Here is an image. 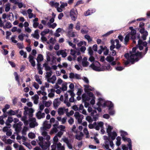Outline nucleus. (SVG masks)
I'll return each mask as SVG.
<instances>
[{
	"instance_id": "nucleus-1",
	"label": "nucleus",
	"mask_w": 150,
	"mask_h": 150,
	"mask_svg": "<svg viewBox=\"0 0 150 150\" xmlns=\"http://www.w3.org/2000/svg\"><path fill=\"white\" fill-rule=\"evenodd\" d=\"M129 29L131 30L130 33V35H131V38L134 40L133 42L136 43V41L134 40L138 39V44L136 47H133L132 49V51L130 52L129 53H126L125 54L124 56L127 59V61H126L125 64V65H127L129 62H131L132 64H133V62L138 61V58H142L143 55L141 52H139L137 49H139L140 50H142L143 49V46L146 47L147 45V43L146 42H143L140 39V35H138L137 37H135V35L136 33L135 30L132 27H130Z\"/></svg>"
},
{
	"instance_id": "nucleus-2",
	"label": "nucleus",
	"mask_w": 150,
	"mask_h": 150,
	"mask_svg": "<svg viewBox=\"0 0 150 150\" xmlns=\"http://www.w3.org/2000/svg\"><path fill=\"white\" fill-rule=\"evenodd\" d=\"M51 127V125L48 123V121H45L43 123V127L40 128L42 134L44 137V139L47 141V142L45 141L42 137H38L39 140L38 142L39 145L43 150L47 149L50 146V143L49 141L50 140V137L45 130L47 129H50Z\"/></svg>"
},
{
	"instance_id": "nucleus-3",
	"label": "nucleus",
	"mask_w": 150,
	"mask_h": 150,
	"mask_svg": "<svg viewBox=\"0 0 150 150\" xmlns=\"http://www.w3.org/2000/svg\"><path fill=\"white\" fill-rule=\"evenodd\" d=\"M28 120H27V117L25 116H24L21 118V120L23 121L25 125L29 124L30 127L31 128H34L35 127L37 126L38 123L36 121V119L32 117H29Z\"/></svg>"
},
{
	"instance_id": "nucleus-4",
	"label": "nucleus",
	"mask_w": 150,
	"mask_h": 150,
	"mask_svg": "<svg viewBox=\"0 0 150 150\" xmlns=\"http://www.w3.org/2000/svg\"><path fill=\"white\" fill-rule=\"evenodd\" d=\"M91 67L93 70L97 71H101L103 69L100 67V63L97 61H95L90 65Z\"/></svg>"
},
{
	"instance_id": "nucleus-5",
	"label": "nucleus",
	"mask_w": 150,
	"mask_h": 150,
	"mask_svg": "<svg viewBox=\"0 0 150 150\" xmlns=\"http://www.w3.org/2000/svg\"><path fill=\"white\" fill-rule=\"evenodd\" d=\"M94 97L93 94L92 92H88L83 94L82 98L83 102L89 101L91 99V98Z\"/></svg>"
},
{
	"instance_id": "nucleus-6",
	"label": "nucleus",
	"mask_w": 150,
	"mask_h": 150,
	"mask_svg": "<svg viewBox=\"0 0 150 150\" xmlns=\"http://www.w3.org/2000/svg\"><path fill=\"white\" fill-rule=\"evenodd\" d=\"M46 59L47 62H51V64H56V58L52 54L48 53L47 55Z\"/></svg>"
},
{
	"instance_id": "nucleus-7",
	"label": "nucleus",
	"mask_w": 150,
	"mask_h": 150,
	"mask_svg": "<svg viewBox=\"0 0 150 150\" xmlns=\"http://www.w3.org/2000/svg\"><path fill=\"white\" fill-rule=\"evenodd\" d=\"M62 141L66 144L67 147L69 149H72L73 147L72 144L73 142V141H71V140H69L67 137L64 136L62 138V140L61 141V142Z\"/></svg>"
},
{
	"instance_id": "nucleus-8",
	"label": "nucleus",
	"mask_w": 150,
	"mask_h": 150,
	"mask_svg": "<svg viewBox=\"0 0 150 150\" xmlns=\"http://www.w3.org/2000/svg\"><path fill=\"white\" fill-rule=\"evenodd\" d=\"M78 12L77 9L76 8L72 9L70 11V15L71 19L75 21L77 17Z\"/></svg>"
},
{
	"instance_id": "nucleus-9",
	"label": "nucleus",
	"mask_w": 150,
	"mask_h": 150,
	"mask_svg": "<svg viewBox=\"0 0 150 150\" xmlns=\"http://www.w3.org/2000/svg\"><path fill=\"white\" fill-rule=\"evenodd\" d=\"M17 139H22V141L23 142V144L24 145L30 149H32V147L30 144L25 142L27 138L24 136H18L17 137Z\"/></svg>"
},
{
	"instance_id": "nucleus-10",
	"label": "nucleus",
	"mask_w": 150,
	"mask_h": 150,
	"mask_svg": "<svg viewBox=\"0 0 150 150\" xmlns=\"http://www.w3.org/2000/svg\"><path fill=\"white\" fill-rule=\"evenodd\" d=\"M51 150H64V147L60 143H58L57 144L53 145L51 146Z\"/></svg>"
},
{
	"instance_id": "nucleus-11",
	"label": "nucleus",
	"mask_w": 150,
	"mask_h": 150,
	"mask_svg": "<svg viewBox=\"0 0 150 150\" xmlns=\"http://www.w3.org/2000/svg\"><path fill=\"white\" fill-rule=\"evenodd\" d=\"M88 111L89 112H91V115L93 116V120L96 121L98 117V115L96 110H92L91 107H88Z\"/></svg>"
},
{
	"instance_id": "nucleus-12",
	"label": "nucleus",
	"mask_w": 150,
	"mask_h": 150,
	"mask_svg": "<svg viewBox=\"0 0 150 150\" xmlns=\"http://www.w3.org/2000/svg\"><path fill=\"white\" fill-rule=\"evenodd\" d=\"M25 111L24 112V116L27 117V115H28L29 117H32L33 113V110L31 108H28L27 107H25L24 108Z\"/></svg>"
},
{
	"instance_id": "nucleus-13",
	"label": "nucleus",
	"mask_w": 150,
	"mask_h": 150,
	"mask_svg": "<svg viewBox=\"0 0 150 150\" xmlns=\"http://www.w3.org/2000/svg\"><path fill=\"white\" fill-rule=\"evenodd\" d=\"M23 125V123L21 122H19L17 124H15L13 125V127L15 129L16 133H15L17 135L19 136L18 133L21 130V126Z\"/></svg>"
},
{
	"instance_id": "nucleus-14",
	"label": "nucleus",
	"mask_w": 150,
	"mask_h": 150,
	"mask_svg": "<svg viewBox=\"0 0 150 150\" xmlns=\"http://www.w3.org/2000/svg\"><path fill=\"white\" fill-rule=\"evenodd\" d=\"M74 116L76 119L77 120L78 123L81 124L83 118V116L80 114L78 112H76L74 114Z\"/></svg>"
},
{
	"instance_id": "nucleus-15",
	"label": "nucleus",
	"mask_w": 150,
	"mask_h": 150,
	"mask_svg": "<svg viewBox=\"0 0 150 150\" xmlns=\"http://www.w3.org/2000/svg\"><path fill=\"white\" fill-rule=\"evenodd\" d=\"M110 146L112 149L114 148V144L113 142L112 141H110L109 139H108L105 141V147L106 149L108 150H111L110 149H109V145Z\"/></svg>"
},
{
	"instance_id": "nucleus-16",
	"label": "nucleus",
	"mask_w": 150,
	"mask_h": 150,
	"mask_svg": "<svg viewBox=\"0 0 150 150\" xmlns=\"http://www.w3.org/2000/svg\"><path fill=\"white\" fill-rule=\"evenodd\" d=\"M105 60L108 62L111 63V64L112 66L115 65L116 64V62L114 61V58L110 55L108 56L105 58Z\"/></svg>"
},
{
	"instance_id": "nucleus-17",
	"label": "nucleus",
	"mask_w": 150,
	"mask_h": 150,
	"mask_svg": "<svg viewBox=\"0 0 150 150\" xmlns=\"http://www.w3.org/2000/svg\"><path fill=\"white\" fill-rule=\"evenodd\" d=\"M107 106L108 108V110H110L113 107V104L110 101H104V107Z\"/></svg>"
},
{
	"instance_id": "nucleus-18",
	"label": "nucleus",
	"mask_w": 150,
	"mask_h": 150,
	"mask_svg": "<svg viewBox=\"0 0 150 150\" xmlns=\"http://www.w3.org/2000/svg\"><path fill=\"white\" fill-rule=\"evenodd\" d=\"M103 102V99L101 98H99L98 99V102L97 105L98 107L96 108L99 112H100L101 111L100 107L102 106V103Z\"/></svg>"
},
{
	"instance_id": "nucleus-19",
	"label": "nucleus",
	"mask_w": 150,
	"mask_h": 150,
	"mask_svg": "<svg viewBox=\"0 0 150 150\" xmlns=\"http://www.w3.org/2000/svg\"><path fill=\"white\" fill-rule=\"evenodd\" d=\"M139 32L142 34V38L144 40H145L146 39V37L148 35V32L145 30L144 28H142L140 30Z\"/></svg>"
},
{
	"instance_id": "nucleus-20",
	"label": "nucleus",
	"mask_w": 150,
	"mask_h": 150,
	"mask_svg": "<svg viewBox=\"0 0 150 150\" xmlns=\"http://www.w3.org/2000/svg\"><path fill=\"white\" fill-rule=\"evenodd\" d=\"M68 108L65 109L64 108H60L58 110V113L59 115H63L64 112H68Z\"/></svg>"
},
{
	"instance_id": "nucleus-21",
	"label": "nucleus",
	"mask_w": 150,
	"mask_h": 150,
	"mask_svg": "<svg viewBox=\"0 0 150 150\" xmlns=\"http://www.w3.org/2000/svg\"><path fill=\"white\" fill-rule=\"evenodd\" d=\"M69 77L71 79H81V77L79 75L76 74H74L73 73H70Z\"/></svg>"
},
{
	"instance_id": "nucleus-22",
	"label": "nucleus",
	"mask_w": 150,
	"mask_h": 150,
	"mask_svg": "<svg viewBox=\"0 0 150 150\" xmlns=\"http://www.w3.org/2000/svg\"><path fill=\"white\" fill-rule=\"evenodd\" d=\"M49 93L48 96L50 98H52L54 96L55 90L54 88H51L48 90Z\"/></svg>"
},
{
	"instance_id": "nucleus-23",
	"label": "nucleus",
	"mask_w": 150,
	"mask_h": 150,
	"mask_svg": "<svg viewBox=\"0 0 150 150\" xmlns=\"http://www.w3.org/2000/svg\"><path fill=\"white\" fill-rule=\"evenodd\" d=\"M123 140L125 142H127L129 143L128 146L129 149L132 148V143L131 140L130 138L126 137H122Z\"/></svg>"
},
{
	"instance_id": "nucleus-24",
	"label": "nucleus",
	"mask_w": 150,
	"mask_h": 150,
	"mask_svg": "<svg viewBox=\"0 0 150 150\" xmlns=\"http://www.w3.org/2000/svg\"><path fill=\"white\" fill-rule=\"evenodd\" d=\"M87 58L84 57L82 60V65L83 67H87L89 65V63L88 62Z\"/></svg>"
},
{
	"instance_id": "nucleus-25",
	"label": "nucleus",
	"mask_w": 150,
	"mask_h": 150,
	"mask_svg": "<svg viewBox=\"0 0 150 150\" xmlns=\"http://www.w3.org/2000/svg\"><path fill=\"white\" fill-rule=\"evenodd\" d=\"M96 9L95 8H92L91 9H88L84 13V15L86 16H89L96 12Z\"/></svg>"
},
{
	"instance_id": "nucleus-26",
	"label": "nucleus",
	"mask_w": 150,
	"mask_h": 150,
	"mask_svg": "<svg viewBox=\"0 0 150 150\" xmlns=\"http://www.w3.org/2000/svg\"><path fill=\"white\" fill-rule=\"evenodd\" d=\"M67 92L69 93L71 96V97L69 99V101L70 102L73 103L74 101V96L75 94L71 90L68 91Z\"/></svg>"
},
{
	"instance_id": "nucleus-27",
	"label": "nucleus",
	"mask_w": 150,
	"mask_h": 150,
	"mask_svg": "<svg viewBox=\"0 0 150 150\" xmlns=\"http://www.w3.org/2000/svg\"><path fill=\"white\" fill-rule=\"evenodd\" d=\"M85 91L86 92L92 91L94 90V88L93 87L89 86L88 85H84Z\"/></svg>"
},
{
	"instance_id": "nucleus-28",
	"label": "nucleus",
	"mask_w": 150,
	"mask_h": 150,
	"mask_svg": "<svg viewBox=\"0 0 150 150\" xmlns=\"http://www.w3.org/2000/svg\"><path fill=\"white\" fill-rule=\"evenodd\" d=\"M79 112L85 115H87V113L86 110L83 109V106L82 104L80 105L79 108Z\"/></svg>"
},
{
	"instance_id": "nucleus-29",
	"label": "nucleus",
	"mask_w": 150,
	"mask_h": 150,
	"mask_svg": "<svg viewBox=\"0 0 150 150\" xmlns=\"http://www.w3.org/2000/svg\"><path fill=\"white\" fill-rule=\"evenodd\" d=\"M57 78L55 75H53L51 77H50L47 79V81L50 83L52 84H54L55 83V81L56 80Z\"/></svg>"
},
{
	"instance_id": "nucleus-30",
	"label": "nucleus",
	"mask_w": 150,
	"mask_h": 150,
	"mask_svg": "<svg viewBox=\"0 0 150 150\" xmlns=\"http://www.w3.org/2000/svg\"><path fill=\"white\" fill-rule=\"evenodd\" d=\"M36 115L38 119H41L45 117V114L44 113H42L41 111H39L36 113Z\"/></svg>"
},
{
	"instance_id": "nucleus-31",
	"label": "nucleus",
	"mask_w": 150,
	"mask_h": 150,
	"mask_svg": "<svg viewBox=\"0 0 150 150\" xmlns=\"http://www.w3.org/2000/svg\"><path fill=\"white\" fill-rule=\"evenodd\" d=\"M66 50H62L59 51L57 53V54L59 55L61 54L62 55V56L63 57H66L67 54L66 53Z\"/></svg>"
},
{
	"instance_id": "nucleus-32",
	"label": "nucleus",
	"mask_w": 150,
	"mask_h": 150,
	"mask_svg": "<svg viewBox=\"0 0 150 150\" xmlns=\"http://www.w3.org/2000/svg\"><path fill=\"white\" fill-rule=\"evenodd\" d=\"M28 58L29 59V61L31 65L33 67H34L35 66V62L34 60V57L31 55H29Z\"/></svg>"
},
{
	"instance_id": "nucleus-33",
	"label": "nucleus",
	"mask_w": 150,
	"mask_h": 150,
	"mask_svg": "<svg viewBox=\"0 0 150 150\" xmlns=\"http://www.w3.org/2000/svg\"><path fill=\"white\" fill-rule=\"evenodd\" d=\"M13 121V118L11 117H8L7 120L6 122V126H9V127H11V125L10 123H11Z\"/></svg>"
},
{
	"instance_id": "nucleus-34",
	"label": "nucleus",
	"mask_w": 150,
	"mask_h": 150,
	"mask_svg": "<svg viewBox=\"0 0 150 150\" xmlns=\"http://www.w3.org/2000/svg\"><path fill=\"white\" fill-rule=\"evenodd\" d=\"M39 30L38 29L36 30L35 31L34 34H31V36L34 38L38 39L40 36L38 34Z\"/></svg>"
},
{
	"instance_id": "nucleus-35",
	"label": "nucleus",
	"mask_w": 150,
	"mask_h": 150,
	"mask_svg": "<svg viewBox=\"0 0 150 150\" xmlns=\"http://www.w3.org/2000/svg\"><path fill=\"white\" fill-rule=\"evenodd\" d=\"M108 135L112 140H114L117 137V134L115 132H111L110 134H108Z\"/></svg>"
},
{
	"instance_id": "nucleus-36",
	"label": "nucleus",
	"mask_w": 150,
	"mask_h": 150,
	"mask_svg": "<svg viewBox=\"0 0 150 150\" xmlns=\"http://www.w3.org/2000/svg\"><path fill=\"white\" fill-rule=\"evenodd\" d=\"M103 125V123L102 122H98L96 123V125L95 126V129L97 130H99L100 128H102Z\"/></svg>"
},
{
	"instance_id": "nucleus-37",
	"label": "nucleus",
	"mask_w": 150,
	"mask_h": 150,
	"mask_svg": "<svg viewBox=\"0 0 150 150\" xmlns=\"http://www.w3.org/2000/svg\"><path fill=\"white\" fill-rule=\"evenodd\" d=\"M19 111V110H17L14 111L11 110L8 111V113L9 115H13L17 114L18 112Z\"/></svg>"
},
{
	"instance_id": "nucleus-38",
	"label": "nucleus",
	"mask_w": 150,
	"mask_h": 150,
	"mask_svg": "<svg viewBox=\"0 0 150 150\" xmlns=\"http://www.w3.org/2000/svg\"><path fill=\"white\" fill-rule=\"evenodd\" d=\"M60 102L59 99H57L54 100L53 101V105L54 107L56 108L59 105Z\"/></svg>"
},
{
	"instance_id": "nucleus-39",
	"label": "nucleus",
	"mask_w": 150,
	"mask_h": 150,
	"mask_svg": "<svg viewBox=\"0 0 150 150\" xmlns=\"http://www.w3.org/2000/svg\"><path fill=\"white\" fill-rule=\"evenodd\" d=\"M32 99L34 101V103L35 104H37L38 103L39 96L38 95L36 94L32 97Z\"/></svg>"
},
{
	"instance_id": "nucleus-40",
	"label": "nucleus",
	"mask_w": 150,
	"mask_h": 150,
	"mask_svg": "<svg viewBox=\"0 0 150 150\" xmlns=\"http://www.w3.org/2000/svg\"><path fill=\"white\" fill-rule=\"evenodd\" d=\"M67 83L66 82H63L62 84V86L60 87V89L63 91H66L67 89Z\"/></svg>"
},
{
	"instance_id": "nucleus-41",
	"label": "nucleus",
	"mask_w": 150,
	"mask_h": 150,
	"mask_svg": "<svg viewBox=\"0 0 150 150\" xmlns=\"http://www.w3.org/2000/svg\"><path fill=\"white\" fill-rule=\"evenodd\" d=\"M35 80L39 84L41 85L42 84V81L41 80V79L40 78V77L38 75H36L34 76Z\"/></svg>"
},
{
	"instance_id": "nucleus-42",
	"label": "nucleus",
	"mask_w": 150,
	"mask_h": 150,
	"mask_svg": "<svg viewBox=\"0 0 150 150\" xmlns=\"http://www.w3.org/2000/svg\"><path fill=\"white\" fill-rule=\"evenodd\" d=\"M50 5L53 7H54L57 8L58 6H59V3L55 2L53 1H51L50 2Z\"/></svg>"
},
{
	"instance_id": "nucleus-43",
	"label": "nucleus",
	"mask_w": 150,
	"mask_h": 150,
	"mask_svg": "<svg viewBox=\"0 0 150 150\" xmlns=\"http://www.w3.org/2000/svg\"><path fill=\"white\" fill-rule=\"evenodd\" d=\"M14 75L15 76V79L17 81L18 85L19 86H20L21 85V84L20 83V82L19 80V76L16 72H15L14 74Z\"/></svg>"
},
{
	"instance_id": "nucleus-44",
	"label": "nucleus",
	"mask_w": 150,
	"mask_h": 150,
	"mask_svg": "<svg viewBox=\"0 0 150 150\" xmlns=\"http://www.w3.org/2000/svg\"><path fill=\"white\" fill-rule=\"evenodd\" d=\"M43 103L45 107H48L50 106L52 103V102L51 101H43Z\"/></svg>"
},
{
	"instance_id": "nucleus-45",
	"label": "nucleus",
	"mask_w": 150,
	"mask_h": 150,
	"mask_svg": "<svg viewBox=\"0 0 150 150\" xmlns=\"http://www.w3.org/2000/svg\"><path fill=\"white\" fill-rule=\"evenodd\" d=\"M50 32V30L48 29H45L43 31H42L41 33V36H45L46 34Z\"/></svg>"
},
{
	"instance_id": "nucleus-46",
	"label": "nucleus",
	"mask_w": 150,
	"mask_h": 150,
	"mask_svg": "<svg viewBox=\"0 0 150 150\" xmlns=\"http://www.w3.org/2000/svg\"><path fill=\"white\" fill-rule=\"evenodd\" d=\"M56 41V40L55 39L52 37L50 39L49 41H47V43L48 44L50 43L54 44L55 43Z\"/></svg>"
},
{
	"instance_id": "nucleus-47",
	"label": "nucleus",
	"mask_w": 150,
	"mask_h": 150,
	"mask_svg": "<svg viewBox=\"0 0 150 150\" xmlns=\"http://www.w3.org/2000/svg\"><path fill=\"white\" fill-rule=\"evenodd\" d=\"M83 136V134L81 132L79 134H77L76 135V139L78 140H80L82 138Z\"/></svg>"
},
{
	"instance_id": "nucleus-48",
	"label": "nucleus",
	"mask_w": 150,
	"mask_h": 150,
	"mask_svg": "<svg viewBox=\"0 0 150 150\" xmlns=\"http://www.w3.org/2000/svg\"><path fill=\"white\" fill-rule=\"evenodd\" d=\"M47 25L48 27L50 28H54L57 25L56 23H53L52 24H50V23H47Z\"/></svg>"
},
{
	"instance_id": "nucleus-49",
	"label": "nucleus",
	"mask_w": 150,
	"mask_h": 150,
	"mask_svg": "<svg viewBox=\"0 0 150 150\" xmlns=\"http://www.w3.org/2000/svg\"><path fill=\"white\" fill-rule=\"evenodd\" d=\"M43 60V56L41 54H39L37 58V60L38 62L42 61Z\"/></svg>"
},
{
	"instance_id": "nucleus-50",
	"label": "nucleus",
	"mask_w": 150,
	"mask_h": 150,
	"mask_svg": "<svg viewBox=\"0 0 150 150\" xmlns=\"http://www.w3.org/2000/svg\"><path fill=\"white\" fill-rule=\"evenodd\" d=\"M8 19L11 21H13L14 20V16L12 12L9 13L8 15Z\"/></svg>"
},
{
	"instance_id": "nucleus-51",
	"label": "nucleus",
	"mask_w": 150,
	"mask_h": 150,
	"mask_svg": "<svg viewBox=\"0 0 150 150\" xmlns=\"http://www.w3.org/2000/svg\"><path fill=\"white\" fill-rule=\"evenodd\" d=\"M11 4L9 3H8L6 5L5 8V11L7 12L10 9Z\"/></svg>"
},
{
	"instance_id": "nucleus-52",
	"label": "nucleus",
	"mask_w": 150,
	"mask_h": 150,
	"mask_svg": "<svg viewBox=\"0 0 150 150\" xmlns=\"http://www.w3.org/2000/svg\"><path fill=\"white\" fill-rule=\"evenodd\" d=\"M112 69V68L110 64H108L107 66H104V70H106L110 71Z\"/></svg>"
},
{
	"instance_id": "nucleus-53",
	"label": "nucleus",
	"mask_w": 150,
	"mask_h": 150,
	"mask_svg": "<svg viewBox=\"0 0 150 150\" xmlns=\"http://www.w3.org/2000/svg\"><path fill=\"white\" fill-rule=\"evenodd\" d=\"M20 54L22 56H23V57L25 58L27 57V53L26 52H24L23 50H21L20 52Z\"/></svg>"
},
{
	"instance_id": "nucleus-54",
	"label": "nucleus",
	"mask_w": 150,
	"mask_h": 150,
	"mask_svg": "<svg viewBox=\"0 0 150 150\" xmlns=\"http://www.w3.org/2000/svg\"><path fill=\"white\" fill-rule=\"evenodd\" d=\"M116 43V48L117 49H119L121 46V45L119 44V40L117 39H116L115 40Z\"/></svg>"
},
{
	"instance_id": "nucleus-55",
	"label": "nucleus",
	"mask_w": 150,
	"mask_h": 150,
	"mask_svg": "<svg viewBox=\"0 0 150 150\" xmlns=\"http://www.w3.org/2000/svg\"><path fill=\"white\" fill-rule=\"evenodd\" d=\"M81 23L80 22L78 21L76 23L75 29L76 30H80Z\"/></svg>"
},
{
	"instance_id": "nucleus-56",
	"label": "nucleus",
	"mask_w": 150,
	"mask_h": 150,
	"mask_svg": "<svg viewBox=\"0 0 150 150\" xmlns=\"http://www.w3.org/2000/svg\"><path fill=\"white\" fill-rule=\"evenodd\" d=\"M116 144L117 146H119L121 144V137H117L116 138Z\"/></svg>"
},
{
	"instance_id": "nucleus-57",
	"label": "nucleus",
	"mask_w": 150,
	"mask_h": 150,
	"mask_svg": "<svg viewBox=\"0 0 150 150\" xmlns=\"http://www.w3.org/2000/svg\"><path fill=\"white\" fill-rule=\"evenodd\" d=\"M113 129V127L110 125H108L107 129V132L108 134H110L111 133V132Z\"/></svg>"
},
{
	"instance_id": "nucleus-58",
	"label": "nucleus",
	"mask_w": 150,
	"mask_h": 150,
	"mask_svg": "<svg viewBox=\"0 0 150 150\" xmlns=\"http://www.w3.org/2000/svg\"><path fill=\"white\" fill-rule=\"evenodd\" d=\"M109 49H108L107 47L105 46L104 47V54L105 55H107L109 53Z\"/></svg>"
},
{
	"instance_id": "nucleus-59",
	"label": "nucleus",
	"mask_w": 150,
	"mask_h": 150,
	"mask_svg": "<svg viewBox=\"0 0 150 150\" xmlns=\"http://www.w3.org/2000/svg\"><path fill=\"white\" fill-rule=\"evenodd\" d=\"M52 71L51 70L49 72H46V77L47 79H49L50 77V76L52 75Z\"/></svg>"
},
{
	"instance_id": "nucleus-60",
	"label": "nucleus",
	"mask_w": 150,
	"mask_h": 150,
	"mask_svg": "<svg viewBox=\"0 0 150 150\" xmlns=\"http://www.w3.org/2000/svg\"><path fill=\"white\" fill-rule=\"evenodd\" d=\"M58 137L56 136V135L54 137L53 139V140L54 141V143L53 145H55V144H57L58 143H57V142L58 141Z\"/></svg>"
},
{
	"instance_id": "nucleus-61",
	"label": "nucleus",
	"mask_w": 150,
	"mask_h": 150,
	"mask_svg": "<svg viewBox=\"0 0 150 150\" xmlns=\"http://www.w3.org/2000/svg\"><path fill=\"white\" fill-rule=\"evenodd\" d=\"M25 35V34L21 33L18 36V38L20 40L23 41V40L24 37Z\"/></svg>"
},
{
	"instance_id": "nucleus-62",
	"label": "nucleus",
	"mask_w": 150,
	"mask_h": 150,
	"mask_svg": "<svg viewBox=\"0 0 150 150\" xmlns=\"http://www.w3.org/2000/svg\"><path fill=\"white\" fill-rule=\"evenodd\" d=\"M120 132L121 134V135L122 137H125V136L127 135L128 134L127 132L122 130H121L120 131Z\"/></svg>"
},
{
	"instance_id": "nucleus-63",
	"label": "nucleus",
	"mask_w": 150,
	"mask_h": 150,
	"mask_svg": "<svg viewBox=\"0 0 150 150\" xmlns=\"http://www.w3.org/2000/svg\"><path fill=\"white\" fill-rule=\"evenodd\" d=\"M58 128L60 129V131H62L63 132L65 131V127L64 126L62 125H60L58 127Z\"/></svg>"
},
{
	"instance_id": "nucleus-64",
	"label": "nucleus",
	"mask_w": 150,
	"mask_h": 150,
	"mask_svg": "<svg viewBox=\"0 0 150 150\" xmlns=\"http://www.w3.org/2000/svg\"><path fill=\"white\" fill-rule=\"evenodd\" d=\"M33 86L36 89H38L39 88V85L35 82H33Z\"/></svg>"
}]
</instances>
